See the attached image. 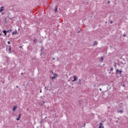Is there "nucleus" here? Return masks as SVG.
<instances>
[{"instance_id": "31", "label": "nucleus", "mask_w": 128, "mask_h": 128, "mask_svg": "<svg viewBox=\"0 0 128 128\" xmlns=\"http://www.w3.org/2000/svg\"><path fill=\"white\" fill-rule=\"evenodd\" d=\"M0 36H2V34H0Z\"/></svg>"}, {"instance_id": "24", "label": "nucleus", "mask_w": 128, "mask_h": 128, "mask_svg": "<svg viewBox=\"0 0 128 128\" xmlns=\"http://www.w3.org/2000/svg\"><path fill=\"white\" fill-rule=\"evenodd\" d=\"M68 82H70V80H68Z\"/></svg>"}, {"instance_id": "3", "label": "nucleus", "mask_w": 128, "mask_h": 128, "mask_svg": "<svg viewBox=\"0 0 128 128\" xmlns=\"http://www.w3.org/2000/svg\"><path fill=\"white\" fill-rule=\"evenodd\" d=\"M16 108H18V106L17 105H15L14 106L13 109H12V111L14 112H16Z\"/></svg>"}, {"instance_id": "15", "label": "nucleus", "mask_w": 128, "mask_h": 128, "mask_svg": "<svg viewBox=\"0 0 128 128\" xmlns=\"http://www.w3.org/2000/svg\"><path fill=\"white\" fill-rule=\"evenodd\" d=\"M52 73L53 74L54 76H58V74H54V72H52Z\"/></svg>"}, {"instance_id": "8", "label": "nucleus", "mask_w": 128, "mask_h": 128, "mask_svg": "<svg viewBox=\"0 0 128 128\" xmlns=\"http://www.w3.org/2000/svg\"><path fill=\"white\" fill-rule=\"evenodd\" d=\"M2 32L4 34V36H6V33L8 32L6 30L2 31Z\"/></svg>"}, {"instance_id": "9", "label": "nucleus", "mask_w": 128, "mask_h": 128, "mask_svg": "<svg viewBox=\"0 0 128 128\" xmlns=\"http://www.w3.org/2000/svg\"><path fill=\"white\" fill-rule=\"evenodd\" d=\"M56 76H54L50 77V78H52V80H56Z\"/></svg>"}, {"instance_id": "22", "label": "nucleus", "mask_w": 128, "mask_h": 128, "mask_svg": "<svg viewBox=\"0 0 128 128\" xmlns=\"http://www.w3.org/2000/svg\"><path fill=\"white\" fill-rule=\"evenodd\" d=\"M123 36H126V34H124V35H123Z\"/></svg>"}, {"instance_id": "4", "label": "nucleus", "mask_w": 128, "mask_h": 128, "mask_svg": "<svg viewBox=\"0 0 128 128\" xmlns=\"http://www.w3.org/2000/svg\"><path fill=\"white\" fill-rule=\"evenodd\" d=\"M4 10V6H2L0 8V12H2Z\"/></svg>"}, {"instance_id": "5", "label": "nucleus", "mask_w": 128, "mask_h": 128, "mask_svg": "<svg viewBox=\"0 0 128 128\" xmlns=\"http://www.w3.org/2000/svg\"><path fill=\"white\" fill-rule=\"evenodd\" d=\"M9 54H12V46H8Z\"/></svg>"}, {"instance_id": "14", "label": "nucleus", "mask_w": 128, "mask_h": 128, "mask_svg": "<svg viewBox=\"0 0 128 128\" xmlns=\"http://www.w3.org/2000/svg\"><path fill=\"white\" fill-rule=\"evenodd\" d=\"M110 72H112V70H114V68H110Z\"/></svg>"}, {"instance_id": "1", "label": "nucleus", "mask_w": 128, "mask_h": 128, "mask_svg": "<svg viewBox=\"0 0 128 128\" xmlns=\"http://www.w3.org/2000/svg\"><path fill=\"white\" fill-rule=\"evenodd\" d=\"M116 74H122V70H119L118 69H117L116 70Z\"/></svg>"}, {"instance_id": "12", "label": "nucleus", "mask_w": 128, "mask_h": 128, "mask_svg": "<svg viewBox=\"0 0 128 128\" xmlns=\"http://www.w3.org/2000/svg\"><path fill=\"white\" fill-rule=\"evenodd\" d=\"M56 10H58V6H56L55 7L54 12H56Z\"/></svg>"}, {"instance_id": "19", "label": "nucleus", "mask_w": 128, "mask_h": 128, "mask_svg": "<svg viewBox=\"0 0 128 128\" xmlns=\"http://www.w3.org/2000/svg\"><path fill=\"white\" fill-rule=\"evenodd\" d=\"M20 118H16V120H20Z\"/></svg>"}, {"instance_id": "11", "label": "nucleus", "mask_w": 128, "mask_h": 128, "mask_svg": "<svg viewBox=\"0 0 128 128\" xmlns=\"http://www.w3.org/2000/svg\"><path fill=\"white\" fill-rule=\"evenodd\" d=\"M123 112L122 110H120V111H118V114H122Z\"/></svg>"}, {"instance_id": "30", "label": "nucleus", "mask_w": 128, "mask_h": 128, "mask_svg": "<svg viewBox=\"0 0 128 128\" xmlns=\"http://www.w3.org/2000/svg\"><path fill=\"white\" fill-rule=\"evenodd\" d=\"M84 126H86V124H84Z\"/></svg>"}, {"instance_id": "26", "label": "nucleus", "mask_w": 128, "mask_h": 128, "mask_svg": "<svg viewBox=\"0 0 128 128\" xmlns=\"http://www.w3.org/2000/svg\"><path fill=\"white\" fill-rule=\"evenodd\" d=\"M100 90H102V88H100Z\"/></svg>"}, {"instance_id": "29", "label": "nucleus", "mask_w": 128, "mask_h": 128, "mask_svg": "<svg viewBox=\"0 0 128 128\" xmlns=\"http://www.w3.org/2000/svg\"><path fill=\"white\" fill-rule=\"evenodd\" d=\"M40 92H42V90H40Z\"/></svg>"}, {"instance_id": "17", "label": "nucleus", "mask_w": 128, "mask_h": 128, "mask_svg": "<svg viewBox=\"0 0 128 128\" xmlns=\"http://www.w3.org/2000/svg\"><path fill=\"white\" fill-rule=\"evenodd\" d=\"M7 42H8V44H10V41H8Z\"/></svg>"}, {"instance_id": "25", "label": "nucleus", "mask_w": 128, "mask_h": 128, "mask_svg": "<svg viewBox=\"0 0 128 128\" xmlns=\"http://www.w3.org/2000/svg\"><path fill=\"white\" fill-rule=\"evenodd\" d=\"M20 48H22V46H20Z\"/></svg>"}, {"instance_id": "13", "label": "nucleus", "mask_w": 128, "mask_h": 128, "mask_svg": "<svg viewBox=\"0 0 128 128\" xmlns=\"http://www.w3.org/2000/svg\"><path fill=\"white\" fill-rule=\"evenodd\" d=\"M12 29H10V30H8L6 32H12Z\"/></svg>"}, {"instance_id": "28", "label": "nucleus", "mask_w": 128, "mask_h": 128, "mask_svg": "<svg viewBox=\"0 0 128 128\" xmlns=\"http://www.w3.org/2000/svg\"><path fill=\"white\" fill-rule=\"evenodd\" d=\"M16 88H18V86H16Z\"/></svg>"}, {"instance_id": "2", "label": "nucleus", "mask_w": 128, "mask_h": 128, "mask_svg": "<svg viewBox=\"0 0 128 128\" xmlns=\"http://www.w3.org/2000/svg\"><path fill=\"white\" fill-rule=\"evenodd\" d=\"M76 80H78V76H76V75L74 76V80H72V82L76 81Z\"/></svg>"}, {"instance_id": "27", "label": "nucleus", "mask_w": 128, "mask_h": 128, "mask_svg": "<svg viewBox=\"0 0 128 128\" xmlns=\"http://www.w3.org/2000/svg\"><path fill=\"white\" fill-rule=\"evenodd\" d=\"M53 60H54V58H53Z\"/></svg>"}, {"instance_id": "23", "label": "nucleus", "mask_w": 128, "mask_h": 128, "mask_svg": "<svg viewBox=\"0 0 128 128\" xmlns=\"http://www.w3.org/2000/svg\"><path fill=\"white\" fill-rule=\"evenodd\" d=\"M80 82V79L79 80V82Z\"/></svg>"}, {"instance_id": "20", "label": "nucleus", "mask_w": 128, "mask_h": 128, "mask_svg": "<svg viewBox=\"0 0 128 128\" xmlns=\"http://www.w3.org/2000/svg\"><path fill=\"white\" fill-rule=\"evenodd\" d=\"M110 24H112V21H111V22H110Z\"/></svg>"}, {"instance_id": "10", "label": "nucleus", "mask_w": 128, "mask_h": 128, "mask_svg": "<svg viewBox=\"0 0 128 128\" xmlns=\"http://www.w3.org/2000/svg\"><path fill=\"white\" fill-rule=\"evenodd\" d=\"M98 44V42L96 41L94 42V46H96Z\"/></svg>"}, {"instance_id": "7", "label": "nucleus", "mask_w": 128, "mask_h": 128, "mask_svg": "<svg viewBox=\"0 0 128 128\" xmlns=\"http://www.w3.org/2000/svg\"><path fill=\"white\" fill-rule=\"evenodd\" d=\"M99 128H104V126H102V123L100 124Z\"/></svg>"}, {"instance_id": "16", "label": "nucleus", "mask_w": 128, "mask_h": 128, "mask_svg": "<svg viewBox=\"0 0 128 128\" xmlns=\"http://www.w3.org/2000/svg\"><path fill=\"white\" fill-rule=\"evenodd\" d=\"M100 60H101L102 62V60H104V57H102L100 58Z\"/></svg>"}, {"instance_id": "18", "label": "nucleus", "mask_w": 128, "mask_h": 128, "mask_svg": "<svg viewBox=\"0 0 128 128\" xmlns=\"http://www.w3.org/2000/svg\"><path fill=\"white\" fill-rule=\"evenodd\" d=\"M18 118H20V114L18 115Z\"/></svg>"}, {"instance_id": "32", "label": "nucleus", "mask_w": 128, "mask_h": 128, "mask_svg": "<svg viewBox=\"0 0 128 128\" xmlns=\"http://www.w3.org/2000/svg\"><path fill=\"white\" fill-rule=\"evenodd\" d=\"M44 104V102H43Z\"/></svg>"}, {"instance_id": "6", "label": "nucleus", "mask_w": 128, "mask_h": 128, "mask_svg": "<svg viewBox=\"0 0 128 128\" xmlns=\"http://www.w3.org/2000/svg\"><path fill=\"white\" fill-rule=\"evenodd\" d=\"M12 34H18V31L17 30H15L14 32H12Z\"/></svg>"}, {"instance_id": "21", "label": "nucleus", "mask_w": 128, "mask_h": 128, "mask_svg": "<svg viewBox=\"0 0 128 128\" xmlns=\"http://www.w3.org/2000/svg\"><path fill=\"white\" fill-rule=\"evenodd\" d=\"M108 4H110V1H108Z\"/></svg>"}]
</instances>
